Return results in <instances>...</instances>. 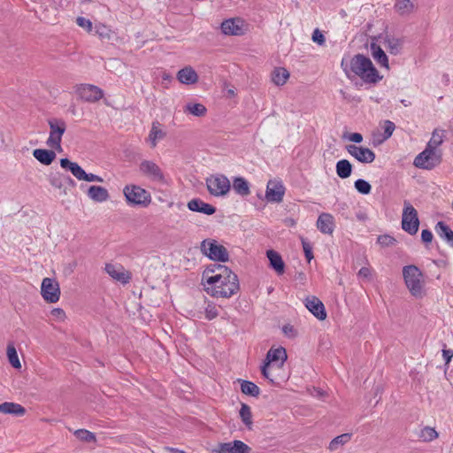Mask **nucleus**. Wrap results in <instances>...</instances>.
<instances>
[{
  "mask_svg": "<svg viewBox=\"0 0 453 453\" xmlns=\"http://www.w3.org/2000/svg\"><path fill=\"white\" fill-rule=\"evenodd\" d=\"M7 356H8L10 364L14 368L21 367V364L19 362L16 349L12 344H8V346H7Z\"/></svg>",
  "mask_w": 453,
  "mask_h": 453,
  "instance_id": "obj_43",
  "label": "nucleus"
},
{
  "mask_svg": "<svg viewBox=\"0 0 453 453\" xmlns=\"http://www.w3.org/2000/svg\"><path fill=\"white\" fill-rule=\"evenodd\" d=\"M33 156L36 158L41 164L49 165H50L54 159L56 158V153L52 150L46 149H35L33 151Z\"/></svg>",
  "mask_w": 453,
  "mask_h": 453,
  "instance_id": "obj_28",
  "label": "nucleus"
},
{
  "mask_svg": "<svg viewBox=\"0 0 453 453\" xmlns=\"http://www.w3.org/2000/svg\"><path fill=\"white\" fill-rule=\"evenodd\" d=\"M289 72L284 67H276L272 73V81L276 86L284 85L289 78Z\"/></svg>",
  "mask_w": 453,
  "mask_h": 453,
  "instance_id": "obj_34",
  "label": "nucleus"
},
{
  "mask_svg": "<svg viewBox=\"0 0 453 453\" xmlns=\"http://www.w3.org/2000/svg\"><path fill=\"white\" fill-rule=\"evenodd\" d=\"M418 10L417 0H395L394 11L402 18H408Z\"/></svg>",
  "mask_w": 453,
  "mask_h": 453,
  "instance_id": "obj_19",
  "label": "nucleus"
},
{
  "mask_svg": "<svg viewBox=\"0 0 453 453\" xmlns=\"http://www.w3.org/2000/svg\"><path fill=\"white\" fill-rule=\"evenodd\" d=\"M403 277L411 294L415 297H421L425 282L420 269L414 265H405L403 267Z\"/></svg>",
  "mask_w": 453,
  "mask_h": 453,
  "instance_id": "obj_3",
  "label": "nucleus"
},
{
  "mask_svg": "<svg viewBox=\"0 0 453 453\" xmlns=\"http://www.w3.org/2000/svg\"><path fill=\"white\" fill-rule=\"evenodd\" d=\"M441 161V154L439 150L426 147L414 159L413 165L421 169L431 170Z\"/></svg>",
  "mask_w": 453,
  "mask_h": 453,
  "instance_id": "obj_7",
  "label": "nucleus"
},
{
  "mask_svg": "<svg viewBox=\"0 0 453 453\" xmlns=\"http://www.w3.org/2000/svg\"><path fill=\"white\" fill-rule=\"evenodd\" d=\"M205 318L209 320H211L218 317L219 311L215 304L213 303H207V306L205 307Z\"/></svg>",
  "mask_w": 453,
  "mask_h": 453,
  "instance_id": "obj_47",
  "label": "nucleus"
},
{
  "mask_svg": "<svg viewBox=\"0 0 453 453\" xmlns=\"http://www.w3.org/2000/svg\"><path fill=\"white\" fill-rule=\"evenodd\" d=\"M371 52L374 60L381 66L389 68L388 66V58L386 55L385 51L380 48V46L377 45L374 42L371 44Z\"/></svg>",
  "mask_w": 453,
  "mask_h": 453,
  "instance_id": "obj_31",
  "label": "nucleus"
},
{
  "mask_svg": "<svg viewBox=\"0 0 453 453\" xmlns=\"http://www.w3.org/2000/svg\"><path fill=\"white\" fill-rule=\"evenodd\" d=\"M65 185L66 186V188L68 189L69 187H71V188L75 187L76 183L69 175L65 174Z\"/></svg>",
  "mask_w": 453,
  "mask_h": 453,
  "instance_id": "obj_59",
  "label": "nucleus"
},
{
  "mask_svg": "<svg viewBox=\"0 0 453 453\" xmlns=\"http://www.w3.org/2000/svg\"><path fill=\"white\" fill-rule=\"evenodd\" d=\"M74 435L81 441H87V442H92V441H96V435L86 430V429H78L74 432Z\"/></svg>",
  "mask_w": 453,
  "mask_h": 453,
  "instance_id": "obj_44",
  "label": "nucleus"
},
{
  "mask_svg": "<svg viewBox=\"0 0 453 453\" xmlns=\"http://www.w3.org/2000/svg\"><path fill=\"white\" fill-rule=\"evenodd\" d=\"M140 172L153 181L164 182L165 176L160 167L153 161L143 160L139 165Z\"/></svg>",
  "mask_w": 453,
  "mask_h": 453,
  "instance_id": "obj_15",
  "label": "nucleus"
},
{
  "mask_svg": "<svg viewBox=\"0 0 453 453\" xmlns=\"http://www.w3.org/2000/svg\"><path fill=\"white\" fill-rule=\"evenodd\" d=\"M242 20L239 19H230L221 23V30L225 35H241L243 34Z\"/></svg>",
  "mask_w": 453,
  "mask_h": 453,
  "instance_id": "obj_21",
  "label": "nucleus"
},
{
  "mask_svg": "<svg viewBox=\"0 0 453 453\" xmlns=\"http://www.w3.org/2000/svg\"><path fill=\"white\" fill-rule=\"evenodd\" d=\"M41 295L47 303H57L60 297L58 282L51 278H44L42 281Z\"/></svg>",
  "mask_w": 453,
  "mask_h": 453,
  "instance_id": "obj_12",
  "label": "nucleus"
},
{
  "mask_svg": "<svg viewBox=\"0 0 453 453\" xmlns=\"http://www.w3.org/2000/svg\"><path fill=\"white\" fill-rule=\"evenodd\" d=\"M188 208L192 211L201 212L206 215H212L216 208L199 198H194L188 203Z\"/></svg>",
  "mask_w": 453,
  "mask_h": 453,
  "instance_id": "obj_22",
  "label": "nucleus"
},
{
  "mask_svg": "<svg viewBox=\"0 0 453 453\" xmlns=\"http://www.w3.org/2000/svg\"><path fill=\"white\" fill-rule=\"evenodd\" d=\"M165 135L166 133L161 129V124L158 121H153L149 134V141L150 142L151 148H155L157 142L164 139Z\"/></svg>",
  "mask_w": 453,
  "mask_h": 453,
  "instance_id": "obj_29",
  "label": "nucleus"
},
{
  "mask_svg": "<svg viewBox=\"0 0 453 453\" xmlns=\"http://www.w3.org/2000/svg\"><path fill=\"white\" fill-rule=\"evenodd\" d=\"M334 217L329 213H321L317 220V227L323 234H331L334 231Z\"/></svg>",
  "mask_w": 453,
  "mask_h": 453,
  "instance_id": "obj_24",
  "label": "nucleus"
},
{
  "mask_svg": "<svg viewBox=\"0 0 453 453\" xmlns=\"http://www.w3.org/2000/svg\"><path fill=\"white\" fill-rule=\"evenodd\" d=\"M239 414L243 424L247 426L248 429L250 430L253 425L250 407L248 404L242 403Z\"/></svg>",
  "mask_w": 453,
  "mask_h": 453,
  "instance_id": "obj_39",
  "label": "nucleus"
},
{
  "mask_svg": "<svg viewBox=\"0 0 453 453\" xmlns=\"http://www.w3.org/2000/svg\"><path fill=\"white\" fill-rule=\"evenodd\" d=\"M241 382V390L243 394L257 397L260 394L259 388L253 382L249 380H239Z\"/></svg>",
  "mask_w": 453,
  "mask_h": 453,
  "instance_id": "obj_41",
  "label": "nucleus"
},
{
  "mask_svg": "<svg viewBox=\"0 0 453 453\" xmlns=\"http://www.w3.org/2000/svg\"><path fill=\"white\" fill-rule=\"evenodd\" d=\"M352 437V434L350 433H345L341 435H338L334 437L330 442L327 447V449L330 451H336L341 447L344 446L346 443H348Z\"/></svg>",
  "mask_w": 453,
  "mask_h": 453,
  "instance_id": "obj_35",
  "label": "nucleus"
},
{
  "mask_svg": "<svg viewBox=\"0 0 453 453\" xmlns=\"http://www.w3.org/2000/svg\"><path fill=\"white\" fill-rule=\"evenodd\" d=\"M123 193L129 204L147 206L151 201L150 194L140 186L127 185Z\"/></svg>",
  "mask_w": 453,
  "mask_h": 453,
  "instance_id": "obj_6",
  "label": "nucleus"
},
{
  "mask_svg": "<svg viewBox=\"0 0 453 453\" xmlns=\"http://www.w3.org/2000/svg\"><path fill=\"white\" fill-rule=\"evenodd\" d=\"M384 139L387 140L388 139L389 137H391L395 128V125L394 122L390 121V120H385L384 121Z\"/></svg>",
  "mask_w": 453,
  "mask_h": 453,
  "instance_id": "obj_48",
  "label": "nucleus"
},
{
  "mask_svg": "<svg viewBox=\"0 0 453 453\" xmlns=\"http://www.w3.org/2000/svg\"><path fill=\"white\" fill-rule=\"evenodd\" d=\"M228 93H229V94H231V95H234V90H232V89H230V90L228 91Z\"/></svg>",
  "mask_w": 453,
  "mask_h": 453,
  "instance_id": "obj_61",
  "label": "nucleus"
},
{
  "mask_svg": "<svg viewBox=\"0 0 453 453\" xmlns=\"http://www.w3.org/2000/svg\"><path fill=\"white\" fill-rule=\"evenodd\" d=\"M344 137L355 143H360L363 141V135L359 133H351L348 135L345 134Z\"/></svg>",
  "mask_w": 453,
  "mask_h": 453,
  "instance_id": "obj_54",
  "label": "nucleus"
},
{
  "mask_svg": "<svg viewBox=\"0 0 453 453\" xmlns=\"http://www.w3.org/2000/svg\"><path fill=\"white\" fill-rule=\"evenodd\" d=\"M51 315L58 320H64L65 318V311L60 308H55L51 311Z\"/></svg>",
  "mask_w": 453,
  "mask_h": 453,
  "instance_id": "obj_56",
  "label": "nucleus"
},
{
  "mask_svg": "<svg viewBox=\"0 0 453 453\" xmlns=\"http://www.w3.org/2000/svg\"><path fill=\"white\" fill-rule=\"evenodd\" d=\"M172 453H185L183 450H180L178 449H173V448H171V449H168Z\"/></svg>",
  "mask_w": 453,
  "mask_h": 453,
  "instance_id": "obj_60",
  "label": "nucleus"
},
{
  "mask_svg": "<svg viewBox=\"0 0 453 453\" xmlns=\"http://www.w3.org/2000/svg\"><path fill=\"white\" fill-rule=\"evenodd\" d=\"M445 139V130L435 128L432 133V137L427 142L426 146L437 150V148L442 144Z\"/></svg>",
  "mask_w": 453,
  "mask_h": 453,
  "instance_id": "obj_37",
  "label": "nucleus"
},
{
  "mask_svg": "<svg viewBox=\"0 0 453 453\" xmlns=\"http://www.w3.org/2000/svg\"><path fill=\"white\" fill-rule=\"evenodd\" d=\"M110 29L105 26L96 27V34L103 39H110Z\"/></svg>",
  "mask_w": 453,
  "mask_h": 453,
  "instance_id": "obj_53",
  "label": "nucleus"
},
{
  "mask_svg": "<svg viewBox=\"0 0 453 453\" xmlns=\"http://www.w3.org/2000/svg\"><path fill=\"white\" fill-rule=\"evenodd\" d=\"M305 306L319 320H324L326 318L325 306L318 297H307Z\"/></svg>",
  "mask_w": 453,
  "mask_h": 453,
  "instance_id": "obj_20",
  "label": "nucleus"
},
{
  "mask_svg": "<svg viewBox=\"0 0 453 453\" xmlns=\"http://www.w3.org/2000/svg\"><path fill=\"white\" fill-rule=\"evenodd\" d=\"M311 39L320 46H323L326 43V37L319 28H316L313 31Z\"/></svg>",
  "mask_w": 453,
  "mask_h": 453,
  "instance_id": "obj_49",
  "label": "nucleus"
},
{
  "mask_svg": "<svg viewBox=\"0 0 453 453\" xmlns=\"http://www.w3.org/2000/svg\"><path fill=\"white\" fill-rule=\"evenodd\" d=\"M299 276H300V279H303L304 277V274L303 273H300Z\"/></svg>",
  "mask_w": 453,
  "mask_h": 453,
  "instance_id": "obj_62",
  "label": "nucleus"
},
{
  "mask_svg": "<svg viewBox=\"0 0 453 453\" xmlns=\"http://www.w3.org/2000/svg\"><path fill=\"white\" fill-rule=\"evenodd\" d=\"M205 291L214 297L229 298L240 289L237 275L222 265H211L203 273Z\"/></svg>",
  "mask_w": 453,
  "mask_h": 453,
  "instance_id": "obj_1",
  "label": "nucleus"
},
{
  "mask_svg": "<svg viewBox=\"0 0 453 453\" xmlns=\"http://www.w3.org/2000/svg\"><path fill=\"white\" fill-rule=\"evenodd\" d=\"M184 111L188 112L196 117H202L205 115L207 110L205 106L202 104L188 103V104H186Z\"/></svg>",
  "mask_w": 453,
  "mask_h": 453,
  "instance_id": "obj_42",
  "label": "nucleus"
},
{
  "mask_svg": "<svg viewBox=\"0 0 453 453\" xmlns=\"http://www.w3.org/2000/svg\"><path fill=\"white\" fill-rule=\"evenodd\" d=\"M442 356H443V358H444L446 364H449L453 357V350L452 349H443Z\"/></svg>",
  "mask_w": 453,
  "mask_h": 453,
  "instance_id": "obj_58",
  "label": "nucleus"
},
{
  "mask_svg": "<svg viewBox=\"0 0 453 453\" xmlns=\"http://www.w3.org/2000/svg\"><path fill=\"white\" fill-rule=\"evenodd\" d=\"M377 242L382 247H389L395 245L396 240L388 234H383L378 237Z\"/></svg>",
  "mask_w": 453,
  "mask_h": 453,
  "instance_id": "obj_46",
  "label": "nucleus"
},
{
  "mask_svg": "<svg viewBox=\"0 0 453 453\" xmlns=\"http://www.w3.org/2000/svg\"><path fill=\"white\" fill-rule=\"evenodd\" d=\"M49 182L53 188L59 189L61 194L67 195V188L65 185V173L59 172L51 173L49 175Z\"/></svg>",
  "mask_w": 453,
  "mask_h": 453,
  "instance_id": "obj_30",
  "label": "nucleus"
},
{
  "mask_svg": "<svg viewBox=\"0 0 453 453\" xmlns=\"http://www.w3.org/2000/svg\"><path fill=\"white\" fill-rule=\"evenodd\" d=\"M88 196L97 203H103L110 198L108 190L101 186H90L87 192Z\"/></svg>",
  "mask_w": 453,
  "mask_h": 453,
  "instance_id": "obj_26",
  "label": "nucleus"
},
{
  "mask_svg": "<svg viewBox=\"0 0 453 453\" xmlns=\"http://www.w3.org/2000/svg\"><path fill=\"white\" fill-rule=\"evenodd\" d=\"M352 173V165L347 159L339 160L336 163V173L342 179L349 178Z\"/></svg>",
  "mask_w": 453,
  "mask_h": 453,
  "instance_id": "obj_38",
  "label": "nucleus"
},
{
  "mask_svg": "<svg viewBox=\"0 0 453 453\" xmlns=\"http://www.w3.org/2000/svg\"><path fill=\"white\" fill-rule=\"evenodd\" d=\"M282 332L286 336H288L289 338H294L297 334L296 328L291 325L283 326Z\"/></svg>",
  "mask_w": 453,
  "mask_h": 453,
  "instance_id": "obj_52",
  "label": "nucleus"
},
{
  "mask_svg": "<svg viewBox=\"0 0 453 453\" xmlns=\"http://www.w3.org/2000/svg\"><path fill=\"white\" fill-rule=\"evenodd\" d=\"M285 190L280 180H270L266 185L265 199L269 203H280L283 200Z\"/></svg>",
  "mask_w": 453,
  "mask_h": 453,
  "instance_id": "obj_14",
  "label": "nucleus"
},
{
  "mask_svg": "<svg viewBox=\"0 0 453 453\" xmlns=\"http://www.w3.org/2000/svg\"><path fill=\"white\" fill-rule=\"evenodd\" d=\"M79 97L88 103H96L104 97V91L97 86L91 84H81L76 88Z\"/></svg>",
  "mask_w": 453,
  "mask_h": 453,
  "instance_id": "obj_13",
  "label": "nucleus"
},
{
  "mask_svg": "<svg viewBox=\"0 0 453 453\" xmlns=\"http://www.w3.org/2000/svg\"><path fill=\"white\" fill-rule=\"evenodd\" d=\"M201 251L213 261L226 262L229 259L227 250L213 239H205L201 242Z\"/></svg>",
  "mask_w": 453,
  "mask_h": 453,
  "instance_id": "obj_5",
  "label": "nucleus"
},
{
  "mask_svg": "<svg viewBox=\"0 0 453 453\" xmlns=\"http://www.w3.org/2000/svg\"><path fill=\"white\" fill-rule=\"evenodd\" d=\"M419 219L417 210L407 200L403 202L402 228L410 234H417Z\"/></svg>",
  "mask_w": 453,
  "mask_h": 453,
  "instance_id": "obj_8",
  "label": "nucleus"
},
{
  "mask_svg": "<svg viewBox=\"0 0 453 453\" xmlns=\"http://www.w3.org/2000/svg\"><path fill=\"white\" fill-rule=\"evenodd\" d=\"M436 231L440 236L443 238L449 246L453 247V231L442 221H439L435 226Z\"/></svg>",
  "mask_w": 453,
  "mask_h": 453,
  "instance_id": "obj_36",
  "label": "nucleus"
},
{
  "mask_svg": "<svg viewBox=\"0 0 453 453\" xmlns=\"http://www.w3.org/2000/svg\"><path fill=\"white\" fill-rule=\"evenodd\" d=\"M250 451L251 448L239 440L219 443L214 449L216 453H250Z\"/></svg>",
  "mask_w": 453,
  "mask_h": 453,
  "instance_id": "obj_17",
  "label": "nucleus"
},
{
  "mask_svg": "<svg viewBox=\"0 0 453 453\" xmlns=\"http://www.w3.org/2000/svg\"><path fill=\"white\" fill-rule=\"evenodd\" d=\"M302 244L306 259L310 262L313 258L312 248L309 242L302 239Z\"/></svg>",
  "mask_w": 453,
  "mask_h": 453,
  "instance_id": "obj_50",
  "label": "nucleus"
},
{
  "mask_svg": "<svg viewBox=\"0 0 453 453\" xmlns=\"http://www.w3.org/2000/svg\"><path fill=\"white\" fill-rule=\"evenodd\" d=\"M345 149L349 155L361 163L368 164L375 159V153L368 148L349 144L346 145Z\"/></svg>",
  "mask_w": 453,
  "mask_h": 453,
  "instance_id": "obj_16",
  "label": "nucleus"
},
{
  "mask_svg": "<svg viewBox=\"0 0 453 453\" xmlns=\"http://www.w3.org/2000/svg\"><path fill=\"white\" fill-rule=\"evenodd\" d=\"M438 436L439 434L437 433V431L434 427L428 426H424L418 434L419 441L424 442H430L437 439Z\"/></svg>",
  "mask_w": 453,
  "mask_h": 453,
  "instance_id": "obj_40",
  "label": "nucleus"
},
{
  "mask_svg": "<svg viewBox=\"0 0 453 453\" xmlns=\"http://www.w3.org/2000/svg\"><path fill=\"white\" fill-rule=\"evenodd\" d=\"M355 188L362 195H368L372 187L370 183L363 179H358L354 183Z\"/></svg>",
  "mask_w": 453,
  "mask_h": 453,
  "instance_id": "obj_45",
  "label": "nucleus"
},
{
  "mask_svg": "<svg viewBox=\"0 0 453 453\" xmlns=\"http://www.w3.org/2000/svg\"><path fill=\"white\" fill-rule=\"evenodd\" d=\"M266 256L270 262V266L278 273L282 274L285 271V264L282 260L281 256L273 250H269L266 252Z\"/></svg>",
  "mask_w": 453,
  "mask_h": 453,
  "instance_id": "obj_27",
  "label": "nucleus"
},
{
  "mask_svg": "<svg viewBox=\"0 0 453 453\" xmlns=\"http://www.w3.org/2000/svg\"><path fill=\"white\" fill-rule=\"evenodd\" d=\"M358 276L369 280L371 276V270L368 267H362L358 272Z\"/></svg>",
  "mask_w": 453,
  "mask_h": 453,
  "instance_id": "obj_57",
  "label": "nucleus"
},
{
  "mask_svg": "<svg viewBox=\"0 0 453 453\" xmlns=\"http://www.w3.org/2000/svg\"><path fill=\"white\" fill-rule=\"evenodd\" d=\"M76 23L78 26L85 28L88 32L92 30V23L89 19H87L83 17H78L76 19Z\"/></svg>",
  "mask_w": 453,
  "mask_h": 453,
  "instance_id": "obj_51",
  "label": "nucleus"
},
{
  "mask_svg": "<svg viewBox=\"0 0 453 453\" xmlns=\"http://www.w3.org/2000/svg\"><path fill=\"white\" fill-rule=\"evenodd\" d=\"M105 271L113 280L123 284L128 283L131 279V273L119 264H106Z\"/></svg>",
  "mask_w": 453,
  "mask_h": 453,
  "instance_id": "obj_18",
  "label": "nucleus"
},
{
  "mask_svg": "<svg viewBox=\"0 0 453 453\" xmlns=\"http://www.w3.org/2000/svg\"><path fill=\"white\" fill-rule=\"evenodd\" d=\"M177 79L182 84L192 85L198 81V74L193 67L186 66L178 72Z\"/></svg>",
  "mask_w": 453,
  "mask_h": 453,
  "instance_id": "obj_23",
  "label": "nucleus"
},
{
  "mask_svg": "<svg viewBox=\"0 0 453 453\" xmlns=\"http://www.w3.org/2000/svg\"><path fill=\"white\" fill-rule=\"evenodd\" d=\"M341 65L349 79L358 76L364 82L369 84H375L382 79L371 59L362 54L355 55L349 65L342 59Z\"/></svg>",
  "mask_w": 453,
  "mask_h": 453,
  "instance_id": "obj_2",
  "label": "nucleus"
},
{
  "mask_svg": "<svg viewBox=\"0 0 453 453\" xmlns=\"http://www.w3.org/2000/svg\"><path fill=\"white\" fill-rule=\"evenodd\" d=\"M288 355L286 349L282 347L277 349H270L266 354V358L264 365L261 367V372L263 376L271 381H273L270 373V369L273 368V363L280 362L278 367H281L284 362L287 360Z\"/></svg>",
  "mask_w": 453,
  "mask_h": 453,
  "instance_id": "obj_9",
  "label": "nucleus"
},
{
  "mask_svg": "<svg viewBox=\"0 0 453 453\" xmlns=\"http://www.w3.org/2000/svg\"><path fill=\"white\" fill-rule=\"evenodd\" d=\"M48 125L50 127V135L46 144L49 148L61 152V141L62 136L66 130V123L62 119L51 118L48 119Z\"/></svg>",
  "mask_w": 453,
  "mask_h": 453,
  "instance_id": "obj_4",
  "label": "nucleus"
},
{
  "mask_svg": "<svg viewBox=\"0 0 453 453\" xmlns=\"http://www.w3.org/2000/svg\"><path fill=\"white\" fill-rule=\"evenodd\" d=\"M0 412L23 416L26 413V409L19 403L5 402L0 404Z\"/></svg>",
  "mask_w": 453,
  "mask_h": 453,
  "instance_id": "obj_33",
  "label": "nucleus"
},
{
  "mask_svg": "<svg viewBox=\"0 0 453 453\" xmlns=\"http://www.w3.org/2000/svg\"><path fill=\"white\" fill-rule=\"evenodd\" d=\"M60 165L68 170L79 180L88 182H104V179L94 173H87L77 163L70 161L68 158H61Z\"/></svg>",
  "mask_w": 453,
  "mask_h": 453,
  "instance_id": "obj_10",
  "label": "nucleus"
},
{
  "mask_svg": "<svg viewBox=\"0 0 453 453\" xmlns=\"http://www.w3.org/2000/svg\"><path fill=\"white\" fill-rule=\"evenodd\" d=\"M421 239L422 242L425 243H430L433 240V234L428 229H424L421 232Z\"/></svg>",
  "mask_w": 453,
  "mask_h": 453,
  "instance_id": "obj_55",
  "label": "nucleus"
},
{
  "mask_svg": "<svg viewBox=\"0 0 453 453\" xmlns=\"http://www.w3.org/2000/svg\"><path fill=\"white\" fill-rule=\"evenodd\" d=\"M384 47L387 49V50L391 55H398L401 53L403 45V38H396L390 35H386L383 41Z\"/></svg>",
  "mask_w": 453,
  "mask_h": 453,
  "instance_id": "obj_25",
  "label": "nucleus"
},
{
  "mask_svg": "<svg viewBox=\"0 0 453 453\" xmlns=\"http://www.w3.org/2000/svg\"><path fill=\"white\" fill-rule=\"evenodd\" d=\"M206 185L211 195L225 196L231 188L229 180L222 174L211 175L206 179Z\"/></svg>",
  "mask_w": 453,
  "mask_h": 453,
  "instance_id": "obj_11",
  "label": "nucleus"
},
{
  "mask_svg": "<svg viewBox=\"0 0 453 453\" xmlns=\"http://www.w3.org/2000/svg\"><path fill=\"white\" fill-rule=\"evenodd\" d=\"M233 188L236 194L242 196H247L250 194V183L243 177L234 178Z\"/></svg>",
  "mask_w": 453,
  "mask_h": 453,
  "instance_id": "obj_32",
  "label": "nucleus"
}]
</instances>
